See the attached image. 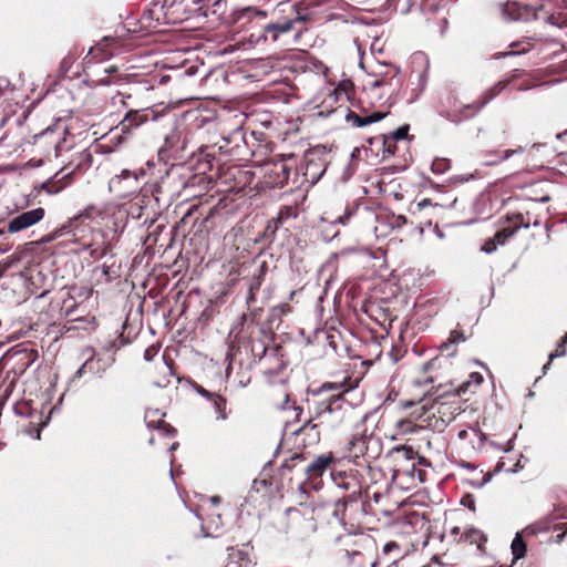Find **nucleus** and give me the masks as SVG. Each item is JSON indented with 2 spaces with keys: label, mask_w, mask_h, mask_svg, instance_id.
<instances>
[{
  "label": "nucleus",
  "mask_w": 567,
  "mask_h": 567,
  "mask_svg": "<svg viewBox=\"0 0 567 567\" xmlns=\"http://www.w3.org/2000/svg\"><path fill=\"white\" fill-rule=\"evenodd\" d=\"M563 135H567V131H566V132H564L563 134H558V135H557V138H560Z\"/></svg>",
  "instance_id": "obj_58"
},
{
  "label": "nucleus",
  "mask_w": 567,
  "mask_h": 567,
  "mask_svg": "<svg viewBox=\"0 0 567 567\" xmlns=\"http://www.w3.org/2000/svg\"><path fill=\"white\" fill-rule=\"evenodd\" d=\"M445 164L444 161H440V159H436L433 162L432 164V171L433 172H436V171H442V166Z\"/></svg>",
  "instance_id": "obj_38"
},
{
  "label": "nucleus",
  "mask_w": 567,
  "mask_h": 567,
  "mask_svg": "<svg viewBox=\"0 0 567 567\" xmlns=\"http://www.w3.org/2000/svg\"><path fill=\"white\" fill-rule=\"evenodd\" d=\"M18 259H19L18 257L12 255V256L8 257L7 259L0 261V279L4 276L6 271L13 266V264Z\"/></svg>",
  "instance_id": "obj_21"
},
{
  "label": "nucleus",
  "mask_w": 567,
  "mask_h": 567,
  "mask_svg": "<svg viewBox=\"0 0 567 567\" xmlns=\"http://www.w3.org/2000/svg\"><path fill=\"white\" fill-rule=\"evenodd\" d=\"M93 210H94V207L93 206H89L81 214H79L78 216H74L73 218H76V223H79L80 218H82V217L91 218L92 215H93ZM75 226L78 228V236H80V233H84L85 231L84 228H80L79 227V224H75Z\"/></svg>",
  "instance_id": "obj_22"
},
{
  "label": "nucleus",
  "mask_w": 567,
  "mask_h": 567,
  "mask_svg": "<svg viewBox=\"0 0 567 567\" xmlns=\"http://www.w3.org/2000/svg\"><path fill=\"white\" fill-rule=\"evenodd\" d=\"M351 389L352 386L346 382H326L313 391V395L322 398L316 403L315 419L319 420V423L312 425V429L322 426L334 430L347 422L351 405L343 395Z\"/></svg>",
  "instance_id": "obj_1"
},
{
  "label": "nucleus",
  "mask_w": 567,
  "mask_h": 567,
  "mask_svg": "<svg viewBox=\"0 0 567 567\" xmlns=\"http://www.w3.org/2000/svg\"><path fill=\"white\" fill-rule=\"evenodd\" d=\"M247 564H248V561H247V560L243 559V561H241V563H239V561H238V560H236V559L234 558V556L231 555V556H230L229 561L227 563V565H226L225 567H246V566H247Z\"/></svg>",
  "instance_id": "obj_32"
},
{
  "label": "nucleus",
  "mask_w": 567,
  "mask_h": 567,
  "mask_svg": "<svg viewBox=\"0 0 567 567\" xmlns=\"http://www.w3.org/2000/svg\"><path fill=\"white\" fill-rule=\"evenodd\" d=\"M471 379L475 381L476 385H478L483 380L480 373H472Z\"/></svg>",
  "instance_id": "obj_42"
},
{
  "label": "nucleus",
  "mask_w": 567,
  "mask_h": 567,
  "mask_svg": "<svg viewBox=\"0 0 567 567\" xmlns=\"http://www.w3.org/2000/svg\"><path fill=\"white\" fill-rule=\"evenodd\" d=\"M226 239H231L237 250L246 251V239L243 231V227L233 228L231 231L226 236Z\"/></svg>",
  "instance_id": "obj_14"
},
{
  "label": "nucleus",
  "mask_w": 567,
  "mask_h": 567,
  "mask_svg": "<svg viewBox=\"0 0 567 567\" xmlns=\"http://www.w3.org/2000/svg\"><path fill=\"white\" fill-rule=\"evenodd\" d=\"M210 502L213 504H215V505L219 504L220 503V497L219 496H213V497H210Z\"/></svg>",
  "instance_id": "obj_47"
},
{
  "label": "nucleus",
  "mask_w": 567,
  "mask_h": 567,
  "mask_svg": "<svg viewBox=\"0 0 567 567\" xmlns=\"http://www.w3.org/2000/svg\"><path fill=\"white\" fill-rule=\"evenodd\" d=\"M293 410H295V411H297L298 413H301L302 408H300V406H295V408H293Z\"/></svg>",
  "instance_id": "obj_57"
},
{
  "label": "nucleus",
  "mask_w": 567,
  "mask_h": 567,
  "mask_svg": "<svg viewBox=\"0 0 567 567\" xmlns=\"http://www.w3.org/2000/svg\"><path fill=\"white\" fill-rule=\"evenodd\" d=\"M165 416L158 409H148L145 412V423L150 430H155L162 436H174L176 430L168 423H165L163 417Z\"/></svg>",
  "instance_id": "obj_9"
},
{
  "label": "nucleus",
  "mask_w": 567,
  "mask_h": 567,
  "mask_svg": "<svg viewBox=\"0 0 567 567\" xmlns=\"http://www.w3.org/2000/svg\"><path fill=\"white\" fill-rule=\"evenodd\" d=\"M346 118L349 123H351L355 127H363V126L370 125L369 122H367V120H368L367 116L361 117L353 112H349V114L347 115Z\"/></svg>",
  "instance_id": "obj_17"
},
{
  "label": "nucleus",
  "mask_w": 567,
  "mask_h": 567,
  "mask_svg": "<svg viewBox=\"0 0 567 567\" xmlns=\"http://www.w3.org/2000/svg\"><path fill=\"white\" fill-rule=\"evenodd\" d=\"M156 241H157V238H156L155 233H154V234H153V233H150V234L146 236V238H145V244L154 245V244H156Z\"/></svg>",
  "instance_id": "obj_39"
},
{
  "label": "nucleus",
  "mask_w": 567,
  "mask_h": 567,
  "mask_svg": "<svg viewBox=\"0 0 567 567\" xmlns=\"http://www.w3.org/2000/svg\"><path fill=\"white\" fill-rule=\"evenodd\" d=\"M404 424L406 425V427L404 429V431L414 432V429H413V426L411 425V423H410V422H405Z\"/></svg>",
  "instance_id": "obj_48"
},
{
  "label": "nucleus",
  "mask_w": 567,
  "mask_h": 567,
  "mask_svg": "<svg viewBox=\"0 0 567 567\" xmlns=\"http://www.w3.org/2000/svg\"><path fill=\"white\" fill-rule=\"evenodd\" d=\"M246 320V315L243 313L240 317V321L238 324H234L229 331V338H233L234 341L238 340L240 337V333L243 332L244 322Z\"/></svg>",
  "instance_id": "obj_18"
},
{
  "label": "nucleus",
  "mask_w": 567,
  "mask_h": 567,
  "mask_svg": "<svg viewBox=\"0 0 567 567\" xmlns=\"http://www.w3.org/2000/svg\"><path fill=\"white\" fill-rule=\"evenodd\" d=\"M27 408H28V406H27V405H24V404H23V405H16V406H14V411H16V413H18V414H23V413H24V411H23V410H25Z\"/></svg>",
  "instance_id": "obj_44"
},
{
  "label": "nucleus",
  "mask_w": 567,
  "mask_h": 567,
  "mask_svg": "<svg viewBox=\"0 0 567 567\" xmlns=\"http://www.w3.org/2000/svg\"><path fill=\"white\" fill-rule=\"evenodd\" d=\"M131 177H133L134 179L137 181L138 174L136 172H131L128 169H123L120 175H116L114 178H112L111 185H115L116 183H120L122 179H127V178H131Z\"/></svg>",
  "instance_id": "obj_20"
},
{
  "label": "nucleus",
  "mask_w": 567,
  "mask_h": 567,
  "mask_svg": "<svg viewBox=\"0 0 567 567\" xmlns=\"http://www.w3.org/2000/svg\"><path fill=\"white\" fill-rule=\"evenodd\" d=\"M567 344V334H565L561 340H560V343H559V348H563L565 349V346Z\"/></svg>",
  "instance_id": "obj_45"
},
{
  "label": "nucleus",
  "mask_w": 567,
  "mask_h": 567,
  "mask_svg": "<svg viewBox=\"0 0 567 567\" xmlns=\"http://www.w3.org/2000/svg\"><path fill=\"white\" fill-rule=\"evenodd\" d=\"M194 389L199 395L206 398L210 402L212 408L214 409L215 413L217 414V416H216L217 420L226 419V414H225L226 401H225V399H223L220 395H218L214 392H210V391L204 389L202 385H198V384H195Z\"/></svg>",
  "instance_id": "obj_10"
},
{
  "label": "nucleus",
  "mask_w": 567,
  "mask_h": 567,
  "mask_svg": "<svg viewBox=\"0 0 567 567\" xmlns=\"http://www.w3.org/2000/svg\"><path fill=\"white\" fill-rule=\"evenodd\" d=\"M268 16V10L266 9H257V8H252L250 6V22H252L254 20H265Z\"/></svg>",
  "instance_id": "obj_23"
},
{
  "label": "nucleus",
  "mask_w": 567,
  "mask_h": 567,
  "mask_svg": "<svg viewBox=\"0 0 567 567\" xmlns=\"http://www.w3.org/2000/svg\"><path fill=\"white\" fill-rule=\"evenodd\" d=\"M565 535H566V532L557 535V542H560L564 538Z\"/></svg>",
  "instance_id": "obj_53"
},
{
  "label": "nucleus",
  "mask_w": 567,
  "mask_h": 567,
  "mask_svg": "<svg viewBox=\"0 0 567 567\" xmlns=\"http://www.w3.org/2000/svg\"><path fill=\"white\" fill-rule=\"evenodd\" d=\"M450 337H455L456 338V343L465 341L464 334L461 333V332H457V331H452Z\"/></svg>",
  "instance_id": "obj_40"
},
{
  "label": "nucleus",
  "mask_w": 567,
  "mask_h": 567,
  "mask_svg": "<svg viewBox=\"0 0 567 567\" xmlns=\"http://www.w3.org/2000/svg\"><path fill=\"white\" fill-rule=\"evenodd\" d=\"M394 451L402 452L406 460H412L413 458L414 452H413V450L411 447H408L405 445H401V446H395Z\"/></svg>",
  "instance_id": "obj_29"
},
{
  "label": "nucleus",
  "mask_w": 567,
  "mask_h": 567,
  "mask_svg": "<svg viewBox=\"0 0 567 567\" xmlns=\"http://www.w3.org/2000/svg\"><path fill=\"white\" fill-rule=\"evenodd\" d=\"M522 470H523V466L520 465V463H519V462H517V463H516L512 468H508V470H507V473H509V474H516V473H518V472H519V471H522Z\"/></svg>",
  "instance_id": "obj_41"
},
{
  "label": "nucleus",
  "mask_w": 567,
  "mask_h": 567,
  "mask_svg": "<svg viewBox=\"0 0 567 567\" xmlns=\"http://www.w3.org/2000/svg\"><path fill=\"white\" fill-rule=\"evenodd\" d=\"M116 72H117V68L114 66V65L104 69V73L106 74V76L99 79L96 81L97 84H100V85H109V84L113 83V81L109 79V75H111L113 73H116Z\"/></svg>",
  "instance_id": "obj_25"
},
{
  "label": "nucleus",
  "mask_w": 567,
  "mask_h": 567,
  "mask_svg": "<svg viewBox=\"0 0 567 567\" xmlns=\"http://www.w3.org/2000/svg\"><path fill=\"white\" fill-rule=\"evenodd\" d=\"M386 115H388L386 112H384V113L373 112L372 114L367 116V118H368L367 122H369V124H373V123L382 121L383 118H385Z\"/></svg>",
  "instance_id": "obj_28"
},
{
  "label": "nucleus",
  "mask_w": 567,
  "mask_h": 567,
  "mask_svg": "<svg viewBox=\"0 0 567 567\" xmlns=\"http://www.w3.org/2000/svg\"><path fill=\"white\" fill-rule=\"evenodd\" d=\"M255 288V285L250 281V288H249V291H250V300L252 299V290Z\"/></svg>",
  "instance_id": "obj_51"
},
{
  "label": "nucleus",
  "mask_w": 567,
  "mask_h": 567,
  "mask_svg": "<svg viewBox=\"0 0 567 567\" xmlns=\"http://www.w3.org/2000/svg\"><path fill=\"white\" fill-rule=\"evenodd\" d=\"M76 218L69 219L65 224L61 225L60 227L55 228L51 233L44 235L41 238L42 244H49L52 243L65 235H71L72 237L68 239V243H81V250H86L91 247L90 243H82L83 236H78V228L75 226Z\"/></svg>",
  "instance_id": "obj_6"
},
{
  "label": "nucleus",
  "mask_w": 567,
  "mask_h": 567,
  "mask_svg": "<svg viewBox=\"0 0 567 567\" xmlns=\"http://www.w3.org/2000/svg\"><path fill=\"white\" fill-rule=\"evenodd\" d=\"M548 200H549V197H548V196H544V197H542V198H540V202H542V203H546V202H548Z\"/></svg>",
  "instance_id": "obj_54"
},
{
  "label": "nucleus",
  "mask_w": 567,
  "mask_h": 567,
  "mask_svg": "<svg viewBox=\"0 0 567 567\" xmlns=\"http://www.w3.org/2000/svg\"><path fill=\"white\" fill-rule=\"evenodd\" d=\"M565 355H566L565 349L558 347L555 352L549 353L548 359H549V362H550V361H553V360H555L557 358H561V357H565Z\"/></svg>",
  "instance_id": "obj_34"
},
{
  "label": "nucleus",
  "mask_w": 567,
  "mask_h": 567,
  "mask_svg": "<svg viewBox=\"0 0 567 567\" xmlns=\"http://www.w3.org/2000/svg\"><path fill=\"white\" fill-rule=\"evenodd\" d=\"M429 205H431L430 199H423L422 202L419 203V207H425Z\"/></svg>",
  "instance_id": "obj_46"
},
{
  "label": "nucleus",
  "mask_w": 567,
  "mask_h": 567,
  "mask_svg": "<svg viewBox=\"0 0 567 567\" xmlns=\"http://www.w3.org/2000/svg\"><path fill=\"white\" fill-rule=\"evenodd\" d=\"M549 364L550 362L546 363L544 367H543V372L544 374L547 372V370L549 369Z\"/></svg>",
  "instance_id": "obj_52"
},
{
  "label": "nucleus",
  "mask_w": 567,
  "mask_h": 567,
  "mask_svg": "<svg viewBox=\"0 0 567 567\" xmlns=\"http://www.w3.org/2000/svg\"><path fill=\"white\" fill-rule=\"evenodd\" d=\"M178 446V443H173L169 447H168V451H174L176 450Z\"/></svg>",
  "instance_id": "obj_49"
},
{
  "label": "nucleus",
  "mask_w": 567,
  "mask_h": 567,
  "mask_svg": "<svg viewBox=\"0 0 567 567\" xmlns=\"http://www.w3.org/2000/svg\"><path fill=\"white\" fill-rule=\"evenodd\" d=\"M202 0H195V3H199Z\"/></svg>",
  "instance_id": "obj_61"
},
{
  "label": "nucleus",
  "mask_w": 567,
  "mask_h": 567,
  "mask_svg": "<svg viewBox=\"0 0 567 567\" xmlns=\"http://www.w3.org/2000/svg\"><path fill=\"white\" fill-rule=\"evenodd\" d=\"M408 133H409V126L402 125V126L398 127L394 132H392L391 136L395 141H402L408 137Z\"/></svg>",
  "instance_id": "obj_24"
},
{
  "label": "nucleus",
  "mask_w": 567,
  "mask_h": 567,
  "mask_svg": "<svg viewBox=\"0 0 567 567\" xmlns=\"http://www.w3.org/2000/svg\"><path fill=\"white\" fill-rule=\"evenodd\" d=\"M165 148L168 151H184L186 148L185 143L182 141V132L177 128H173L169 134L165 136Z\"/></svg>",
  "instance_id": "obj_12"
},
{
  "label": "nucleus",
  "mask_w": 567,
  "mask_h": 567,
  "mask_svg": "<svg viewBox=\"0 0 567 567\" xmlns=\"http://www.w3.org/2000/svg\"><path fill=\"white\" fill-rule=\"evenodd\" d=\"M82 355L85 360L76 370L75 378H82L86 373L102 378L115 362L113 354H99L93 347H85L82 350Z\"/></svg>",
  "instance_id": "obj_3"
},
{
  "label": "nucleus",
  "mask_w": 567,
  "mask_h": 567,
  "mask_svg": "<svg viewBox=\"0 0 567 567\" xmlns=\"http://www.w3.org/2000/svg\"><path fill=\"white\" fill-rule=\"evenodd\" d=\"M38 351L30 348L11 349L2 358L6 364H11V371L16 375L23 374L38 359Z\"/></svg>",
  "instance_id": "obj_5"
},
{
  "label": "nucleus",
  "mask_w": 567,
  "mask_h": 567,
  "mask_svg": "<svg viewBox=\"0 0 567 567\" xmlns=\"http://www.w3.org/2000/svg\"><path fill=\"white\" fill-rule=\"evenodd\" d=\"M154 441H155V437L152 435V436L150 437V440H148V443L152 445V444H154Z\"/></svg>",
  "instance_id": "obj_56"
},
{
  "label": "nucleus",
  "mask_w": 567,
  "mask_h": 567,
  "mask_svg": "<svg viewBox=\"0 0 567 567\" xmlns=\"http://www.w3.org/2000/svg\"><path fill=\"white\" fill-rule=\"evenodd\" d=\"M131 99L132 96L130 94H125L122 92H118L114 96H112L113 105L118 104L126 110L123 118L120 121L117 125V128L121 131V133L126 135L133 134L136 130L141 128L150 122H155L159 116L158 112H156L152 107H131Z\"/></svg>",
  "instance_id": "obj_2"
},
{
  "label": "nucleus",
  "mask_w": 567,
  "mask_h": 567,
  "mask_svg": "<svg viewBox=\"0 0 567 567\" xmlns=\"http://www.w3.org/2000/svg\"><path fill=\"white\" fill-rule=\"evenodd\" d=\"M157 350H158V349H157L156 347H154V346L148 347V348L144 351V355H143V357H144V360H145V361H151V360H153V358H154V357L156 355V353H157Z\"/></svg>",
  "instance_id": "obj_30"
},
{
  "label": "nucleus",
  "mask_w": 567,
  "mask_h": 567,
  "mask_svg": "<svg viewBox=\"0 0 567 567\" xmlns=\"http://www.w3.org/2000/svg\"><path fill=\"white\" fill-rule=\"evenodd\" d=\"M288 402H289V395L288 394H284L282 403L278 404V408L281 409V410H285L287 404H288Z\"/></svg>",
  "instance_id": "obj_43"
},
{
  "label": "nucleus",
  "mask_w": 567,
  "mask_h": 567,
  "mask_svg": "<svg viewBox=\"0 0 567 567\" xmlns=\"http://www.w3.org/2000/svg\"><path fill=\"white\" fill-rule=\"evenodd\" d=\"M382 84H383L382 80L381 79H377V80L370 82L369 84H367L365 89L372 91V90H374L377 87H380Z\"/></svg>",
  "instance_id": "obj_37"
},
{
  "label": "nucleus",
  "mask_w": 567,
  "mask_h": 567,
  "mask_svg": "<svg viewBox=\"0 0 567 567\" xmlns=\"http://www.w3.org/2000/svg\"><path fill=\"white\" fill-rule=\"evenodd\" d=\"M522 151H523L522 148L507 150V151H505L504 155L501 157L499 162H502L504 159H508L511 156H513L514 154L520 153Z\"/></svg>",
  "instance_id": "obj_36"
},
{
  "label": "nucleus",
  "mask_w": 567,
  "mask_h": 567,
  "mask_svg": "<svg viewBox=\"0 0 567 567\" xmlns=\"http://www.w3.org/2000/svg\"><path fill=\"white\" fill-rule=\"evenodd\" d=\"M333 461L332 454H321L318 455L313 461H311L307 467L306 473L309 476H320L327 470L328 465Z\"/></svg>",
  "instance_id": "obj_11"
},
{
  "label": "nucleus",
  "mask_w": 567,
  "mask_h": 567,
  "mask_svg": "<svg viewBox=\"0 0 567 567\" xmlns=\"http://www.w3.org/2000/svg\"><path fill=\"white\" fill-rule=\"evenodd\" d=\"M6 231L3 229H0V236H3Z\"/></svg>",
  "instance_id": "obj_60"
},
{
  "label": "nucleus",
  "mask_w": 567,
  "mask_h": 567,
  "mask_svg": "<svg viewBox=\"0 0 567 567\" xmlns=\"http://www.w3.org/2000/svg\"><path fill=\"white\" fill-rule=\"evenodd\" d=\"M270 69L271 65L262 60L250 61V80L259 81Z\"/></svg>",
  "instance_id": "obj_13"
},
{
  "label": "nucleus",
  "mask_w": 567,
  "mask_h": 567,
  "mask_svg": "<svg viewBox=\"0 0 567 567\" xmlns=\"http://www.w3.org/2000/svg\"><path fill=\"white\" fill-rule=\"evenodd\" d=\"M456 343L455 337H450L446 342L442 343L440 349L441 351H449L452 346Z\"/></svg>",
  "instance_id": "obj_35"
},
{
  "label": "nucleus",
  "mask_w": 567,
  "mask_h": 567,
  "mask_svg": "<svg viewBox=\"0 0 567 567\" xmlns=\"http://www.w3.org/2000/svg\"><path fill=\"white\" fill-rule=\"evenodd\" d=\"M471 385V381L464 382L458 388H453L441 394L440 396H443L445 394L452 393L453 395H461L462 393H465L467 391V388Z\"/></svg>",
  "instance_id": "obj_27"
},
{
  "label": "nucleus",
  "mask_w": 567,
  "mask_h": 567,
  "mask_svg": "<svg viewBox=\"0 0 567 567\" xmlns=\"http://www.w3.org/2000/svg\"><path fill=\"white\" fill-rule=\"evenodd\" d=\"M516 229H502L495 234V236L492 239H495V243L497 246H502L506 243L507 239H509L512 236H514Z\"/></svg>",
  "instance_id": "obj_16"
},
{
  "label": "nucleus",
  "mask_w": 567,
  "mask_h": 567,
  "mask_svg": "<svg viewBox=\"0 0 567 567\" xmlns=\"http://www.w3.org/2000/svg\"><path fill=\"white\" fill-rule=\"evenodd\" d=\"M78 162L74 163V161H71L69 163V166H64L54 177L56 178L59 175H61L60 179L58 181H48L41 185V188L44 189L48 194H56L61 192L69 183L64 182L61 183L65 178H70V176L82 166L83 163H86L90 165L91 161V154L87 151H82L76 154Z\"/></svg>",
  "instance_id": "obj_4"
},
{
  "label": "nucleus",
  "mask_w": 567,
  "mask_h": 567,
  "mask_svg": "<svg viewBox=\"0 0 567 567\" xmlns=\"http://www.w3.org/2000/svg\"><path fill=\"white\" fill-rule=\"evenodd\" d=\"M498 248L497 244L495 243V239H487L483 246L481 247V251H483L484 254H492L494 251H496Z\"/></svg>",
  "instance_id": "obj_26"
},
{
  "label": "nucleus",
  "mask_w": 567,
  "mask_h": 567,
  "mask_svg": "<svg viewBox=\"0 0 567 567\" xmlns=\"http://www.w3.org/2000/svg\"><path fill=\"white\" fill-rule=\"evenodd\" d=\"M102 49L100 47H96V48H92L89 52V55H92V59H97L100 58L101 60H103L104 58H106L107 55H111V53H106V54H103L100 56V51Z\"/></svg>",
  "instance_id": "obj_33"
},
{
  "label": "nucleus",
  "mask_w": 567,
  "mask_h": 567,
  "mask_svg": "<svg viewBox=\"0 0 567 567\" xmlns=\"http://www.w3.org/2000/svg\"><path fill=\"white\" fill-rule=\"evenodd\" d=\"M252 265L258 267L259 270H260V275L257 277V285L259 286L260 285V280H261V272L264 271V269L266 268V262L265 261H261L259 260L258 258H255L252 260Z\"/></svg>",
  "instance_id": "obj_31"
},
{
  "label": "nucleus",
  "mask_w": 567,
  "mask_h": 567,
  "mask_svg": "<svg viewBox=\"0 0 567 567\" xmlns=\"http://www.w3.org/2000/svg\"><path fill=\"white\" fill-rule=\"evenodd\" d=\"M54 153H55V156H58V145H55V147H54Z\"/></svg>",
  "instance_id": "obj_59"
},
{
  "label": "nucleus",
  "mask_w": 567,
  "mask_h": 567,
  "mask_svg": "<svg viewBox=\"0 0 567 567\" xmlns=\"http://www.w3.org/2000/svg\"><path fill=\"white\" fill-rule=\"evenodd\" d=\"M44 214V209L41 207L23 212L9 220L8 231L14 234L24 230L42 220Z\"/></svg>",
  "instance_id": "obj_7"
},
{
  "label": "nucleus",
  "mask_w": 567,
  "mask_h": 567,
  "mask_svg": "<svg viewBox=\"0 0 567 567\" xmlns=\"http://www.w3.org/2000/svg\"><path fill=\"white\" fill-rule=\"evenodd\" d=\"M143 204L144 199H138L130 205L128 214L133 218H141L142 217V210H143Z\"/></svg>",
  "instance_id": "obj_19"
},
{
  "label": "nucleus",
  "mask_w": 567,
  "mask_h": 567,
  "mask_svg": "<svg viewBox=\"0 0 567 567\" xmlns=\"http://www.w3.org/2000/svg\"><path fill=\"white\" fill-rule=\"evenodd\" d=\"M511 549L515 560L520 559L526 555V544L518 533L512 540Z\"/></svg>",
  "instance_id": "obj_15"
},
{
  "label": "nucleus",
  "mask_w": 567,
  "mask_h": 567,
  "mask_svg": "<svg viewBox=\"0 0 567 567\" xmlns=\"http://www.w3.org/2000/svg\"><path fill=\"white\" fill-rule=\"evenodd\" d=\"M293 21L288 20L282 23L268 22L265 24L258 25V30L250 32V44L252 42H260L261 40H266V33H271L274 41L277 40L279 33L288 32L292 27Z\"/></svg>",
  "instance_id": "obj_8"
},
{
  "label": "nucleus",
  "mask_w": 567,
  "mask_h": 567,
  "mask_svg": "<svg viewBox=\"0 0 567 567\" xmlns=\"http://www.w3.org/2000/svg\"><path fill=\"white\" fill-rule=\"evenodd\" d=\"M348 218H349L348 216H346L344 218H343V217H340V218L338 219V221H339L340 224L344 225V223H346V220H347Z\"/></svg>",
  "instance_id": "obj_50"
},
{
  "label": "nucleus",
  "mask_w": 567,
  "mask_h": 567,
  "mask_svg": "<svg viewBox=\"0 0 567 567\" xmlns=\"http://www.w3.org/2000/svg\"><path fill=\"white\" fill-rule=\"evenodd\" d=\"M35 439H40V429L35 430Z\"/></svg>",
  "instance_id": "obj_55"
}]
</instances>
